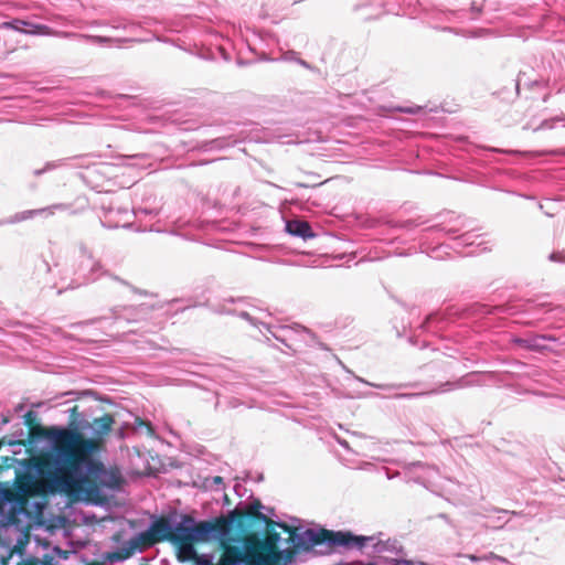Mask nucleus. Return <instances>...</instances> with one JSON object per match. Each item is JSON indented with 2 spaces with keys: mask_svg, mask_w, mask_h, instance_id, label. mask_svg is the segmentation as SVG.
<instances>
[{
  "mask_svg": "<svg viewBox=\"0 0 565 565\" xmlns=\"http://www.w3.org/2000/svg\"><path fill=\"white\" fill-rule=\"evenodd\" d=\"M194 519L190 515H183L182 522L179 523L171 532V543L178 546L182 554L188 556L194 554V539L192 537V524Z\"/></svg>",
  "mask_w": 565,
  "mask_h": 565,
  "instance_id": "nucleus-8",
  "label": "nucleus"
},
{
  "mask_svg": "<svg viewBox=\"0 0 565 565\" xmlns=\"http://www.w3.org/2000/svg\"><path fill=\"white\" fill-rule=\"evenodd\" d=\"M287 231L296 236L307 238L313 236L311 232V227L308 222L300 221V220H294L289 221L286 225Z\"/></svg>",
  "mask_w": 565,
  "mask_h": 565,
  "instance_id": "nucleus-9",
  "label": "nucleus"
},
{
  "mask_svg": "<svg viewBox=\"0 0 565 565\" xmlns=\"http://www.w3.org/2000/svg\"><path fill=\"white\" fill-rule=\"evenodd\" d=\"M35 33L43 34V35H50V34H52V31L46 25H38Z\"/></svg>",
  "mask_w": 565,
  "mask_h": 565,
  "instance_id": "nucleus-12",
  "label": "nucleus"
},
{
  "mask_svg": "<svg viewBox=\"0 0 565 565\" xmlns=\"http://www.w3.org/2000/svg\"><path fill=\"white\" fill-rule=\"evenodd\" d=\"M373 536L355 535L350 531H332L327 529H307L296 541V547L309 552L318 545H326L328 552L338 550H362Z\"/></svg>",
  "mask_w": 565,
  "mask_h": 565,
  "instance_id": "nucleus-4",
  "label": "nucleus"
},
{
  "mask_svg": "<svg viewBox=\"0 0 565 565\" xmlns=\"http://www.w3.org/2000/svg\"><path fill=\"white\" fill-rule=\"evenodd\" d=\"M301 536L300 534L291 533L290 537L292 541V547L287 548L285 551H281L282 557L280 559V565H287L288 563H291L295 558V555L299 551H303V548L296 547V541Z\"/></svg>",
  "mask_w": 565,
  "mask_h": 565,
  "instance_id": "nucleus-10",
  "label": "nucleus"
},
{
  "mask_svg": "<svg viewBox=\"0 0 565 565\" xmlns=\"http://www.w3.org/2000/svg\"><path fill=\"white\" fill-rule=\"evenodd\" d=\"M24 424L29 429L30 440L47 439L51 441L49 450H42L31 459L43 482L50 489L64 467H73L72 441H74V434L70 431V428L40 425L32 411L24 415Z\"/></svg>",
  "mask_w": 565,
  "mask_h": 565,
  "instance_id": "nucleus-3",
  "label": "nucleus"
},
{
  "mask_svg": "<svg viewBox=\"0 0 565 565\" xmlns=\"http://www.w3.org/2000/svg\"><path fill=\"white\" fill-rule=\"evenodd\" d=\"M115 418L111 414H104L92 422L93 436L86 437L81 429L70 428L74 434L72 461L73 466L83 461L86 457H94L104 448L106 437L111 433Z\"/></svg>",
  "mask_w": 565,
  "mask_h": 565,
  "instance_id": "nucleus-5",
  "label": "nucleus"
},
{
  "mask_svg": "<svg viewBox=\"0 0 565 565\" xmlns=\"http://www.w3.org/2000/svg\"><path fill=\"white\" fill-rule=\"evenodd\" d=\"M420 109H422V107L416 106V107L402 108L401 110H402V111H404V113H407V114H416V113H418Z\"/></svg>",
  "mask_w": 565,
  "mask_h": 565,
  "instance_id": "nucleus-14",
  "label": "nucleus"
},
{
  "mask_svg": "<svg viewBox=\"0 0 565 565\" xmlns=\"http://www.w3.org/2000/svg\"><path fill=\"white\" fill-rule=\"evenodd\" d=\"M222 478L221 477H216L215 478V482H221Z\"/></svg>",
  "mask_w": 565,
  "mask_h": 565,
  "instance_id": "nucleus-17",
  "label": "nucleus"
},
{
  "mask_svg": "<svg viewBox=\"0 0 565 565\" xmlns=\"http://www.w3.org/2000/svg\"><path fill=\"white\" fill-rule=\"evenodd\" d=\"M66 428H76L83 429L85 428L84 424L81 422V413L78 412V406L75 405L70 409V420L68 426Z\"/></svg>",
  "mask_w": 565,
  "mask_h": 565,
  "instance_id": "nucleus-11",
  "label": "nucleus"
},
{
  "mask_svg": "<svg viewBox=\"0 0 565 565\" xmlns=\"http://www.w3.org/2000/svg\"><path fill=\"white\" fill-rule=\"evenodd\" d=\"M18 489L26 494L31 493L30 481L28 480L25 482H20Z\"/></svg>",
  "mask_w": 565,
  "mask_h": 565,
  "instance_id": "nucleus-13",
  "label": "nucleus"
},
{
  "mask_svg": "<svg viewBox=\"0 0 565 565\" xmlns=\"http://www.w3.org/2000/svg\"><path fill=\"white\" fill-rule=\"evenodd\" d=\"M172 527L164 516L157 519L150 527L129 541L130 547L115 553L114 558L122 561L129 557L136 550L150 547L160 542L171 543Z\"/></svg>",
  "mask_w": 565,
  "mask_h": 565,
  "instance_id": "nucleus-7",
  "label": "nucleus"
},
{
  "mask_svg": "<svg viewBox=\"0 0 565 565\" xmlns=\"http://www.w3.org/2000/svg\"><path fill=\"white\" fill-rule=\"evenodd\" d=\"M235 532H237V519L232 516V511L227 516H220L212 521H202L192 524L194 544L198 542H206L211 537H217L221 550L222 541L234 540Z\"/></svg>",
  "mask_w": 565,
  "mask_h": 565,
  "instance_id": "nucleus-6",
  "label": "nucleus"
},
{
  "mask_svg": "<svg viewBox=\"0 0 565 565\" xmlns=\"http://www.w3.org/2000/svg\"><path fill=\"white\" fill-rule=\"evenodd\" d=\"M124 483L120 471L106 469L104 463L94 457H86L75 466L64 467L50 488L51 492H60L71 500L103 502V490H118Z\"/></svg>",
  "mask_w": 565,
  "mask_h": 565,
  "instance_id": "nucleus-2",
  "label": "nucleus"
},
{
  "mask_svg": "<svg viewBox=\"0 0 565 565\" xmlns=\"http://www.w3.org/2000/svg\"><path fill=\"white\" fill-rule=\"evenodd\" d=\"M398 565H414V564L408 561H404V562H401Z\"/></svg>",
  "mask_w": 565,
  "mask_h": 565,
  "instance_id": "nucleus-16",
  "label": "nucleus"
},
{
  "mask_svg": "<svg viewBox=\"0 0 565 565\" xmlns=\"http://www.w3.org/2000/svg\"><path fill=\"white\" fill-rule=\"evenodd\" d=\"M260 507V502L255 501L245 509L232 511V516L237 519V532L234 540L222 541V554L216 565H280L279 533L267 529L266 536L262 537L254 531L262 524L267 527L274 524L259 511Z\"/></svg>",
  "mask_w": 565,
  "mask_h": 565,
  "instance_id": "nucleus-1",
  "label": "nucleus"
},
{
  "mask_svg": "<svg viewBox=\"0 0 565 565\" xmlns=\"http://www.w3.org/2000/svg\"><path fill=\"white\" fill-rule=\"evenodd\" d=\"M137 420L139 422L140 425H145L148 428L149 433H152V426H151L150 423L143 422V420L139 419V418Z\"/></svg>",
  "mask_w": 565,
  "mask_h": 565,
  "instance_id": "nucleus-15",
  "label": "nucleus"
}]
</instances>
